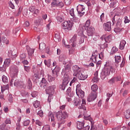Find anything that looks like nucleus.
Masks as SVG:
<instances>
[{
	"label": "nucleus",
	"instance_id": "a18cd8bd",
	"mask_svg": "<svg viewBox=\"0 0 130 130\" xmlns=\"http://www.w3.org/2000/svg\"><path fill=\"white\" fill-rule=\"evenodd\" d=\"M40 103L38 101H36L34 102V103H33L34 107H35V108L39 107L40 106Z\"/></svg>",
	"mask_w": 130,
	"mask_h": 130
},
{
	"label": "nucleus",
	"instance_id": "c03bdc74",
	"mask_svg": "<svg viewBox=\"0 0 130 130\" xmlns=\"http://www.w3.org/2000/svg\"><path fill=\"white\" fill-rule=\"evenodd\" d=\"M69 13L70 14L71 16H72V17L74 18L75 17V12H74V9H70V10L69 11Z\"/></svg>",
	"mask_w": 130,
	"mask_h": 130
},
{
	"label": "nucleus",
	"instance_id": "09e8293b",
	"mask_svg": "<svg viewBox=\"0 0 130 130\" xmlns=\"http://www.w3.org/2000/svg\"><path fill=\"white\" fill-rule=\"evenodd\" d=\"M1 42H3L5 44H8L9 43V41L6 38H3Z\"/></svg>",
	"mask_w": 130,
	"mask_h": 130
},
{
	"label": "nucleus",
	"instance_id": "603ef678",
	"mask_svg": "<svg viewBox=\"0 0 130 130\" xmlns=\"http://www.w3.org/2000/svg\"><path fill=\"white\" fill-rule=\"evenodd\" d=\"M106 20V18H105V14L104 13H103L102 14V15H101V21L103 22L104 21H105Z\"/></svg>",
	"mask_w": 130,
	"mask_h": 130
},
{
	"label": "nucleus",
	"instance_id": "bb28decb",
	"mask_svg": "<svg viewBox=\"0 0 130 130\" xmlns=\"http://www.w3.org/2000/svg\"><path fill=\"white\" fill-rule=\"evenodd\" d=\"M85 32H83L84 35H79V36H81V37L79 39V44H81L84 42V38H87V37L85 35Z\"/></svg>",
	"mask_w": 130,
	"mask_h": 130
},
{
	"label": "nucleus",
	"instance_id": "0e129e2a",
	"mask_svg": "<svg viewBox=\"0 0 130 130\" xmlns=\"http://www.w3.org/2000/svg\"><path fill=\"white\" fill-rule=\"evenodd\" d=\"M99 79L98 77H94L92 79V82L93 83H96L98 82Z\"/></svg>",
	"mask_w": 130,
	"mask_h": 130
},
{
	"label": "nucleus",
	"instance_id": "c9c22d12",
	"mask_svg": "<svg viewBox=\"0 0 130 130\" xmlns=\"http://www.w3.org/2000/svg\"><path fill=\"white\" fill-rule=\"evenodd\" d=\"M67 58V56L66 55H60V56L59 57V61H65L66 59Z\"/></svg>",
	"mask_w": 130,
	"mask_h": 130
},
{
	"label": "nucleus",
	"instance_id": "0eeeda50",
	"mask_svg": "<svg viewBox=\"0 0 130 130\" xmlns=\"http://www.w3.org/2000/svg\"><path fill=\"white\" fill-rule=\"evenodd\" d=\"M70 80L71 77H69V75L68 74H64V77L62 80V90H65L66 85L70 82Z\"/></svg>",
	"mask_w": 130,
	"mask_h": 130
},
{
	"label": "nucleus",
	"instance_id": "f03ea898",
	"mask_svg": "<svg viewBox=\"0 0 130 130\" xmlns=\"http://www.w3.org/2000/svg\"><path fill=\"white\" fill-rule=\"evenodd\" d=\"M74 105L78 107L79 109H83V110H86V100L84 99H76L74 100Z\"/></svg>",
	"mask_w": 130,
	"mask_h": 130
},
{
	"label": "nucleus",
	"instance_id": "37998d69",
	"mask_svg": "<svg viewBox=\"0 0 130 130\" xmlns=\"http://www.w3.org/2000/svg\"><path fill=\"white\" fill-rule=\"evenodd\" d=\"M118 50V49L116 47H113L112 49H111V54H114L116 53V52H117Z\"/></svg>",
	"mask_w": 130,
	"mask_h": 130
},
{
	"label": "nucleus",
	"instance_id": "e2e57ef3",
	"mask_svg": "<svg viewBox=\"0 0 130 130\" xmlns=\"http://www.w3.org/2000/svg\"><path fill=\"white\" fill-rule=\"evenodd\" d=\"M37 114L40 115L41 117H42L44 115V113L43 112V111L42 110L39 111L37 113Z\"/></svg>",
	"mask_w": 130,
	"mask_h": 130
},
{
	"label": "nucleus",
	"instance_id": "f3484780",
	"mask_svg": "<svg viewBox=\"0 0 130 130\" xmlns=\"http://www.w3.org/2000/svg\"><path fill=\"white\" fill-rule=\"evenodd\" d=\"M29 12L34 13V14H36L38 15L40 13V11L39 9H36L35 7L34 6H31L29 8Z\"/></svg>",
	"mask_w": 130,
	"mask_h": 130
},
{
	"label": "nucleus",
	"instance_id": "393cba45",
	"mask_svg": "<svg viewBox=\"0 0 130 130\" xmlns=\"http://www.w3.org/2000/svg\"><path fill=\"white\" fill-rule=\"evenodd\" d=\"M98 55V54L96 52V50H95V52L92 53V56L90 58L93 62H96V56Z\"/></svg>",
	"mask_w": 130,
	"mask_h": 130
},
{
	"label": "nucleus",
	"instance_id": "3c124183",
	"mask_svg": "<svg viewBox=\"0 0 130 130\" xmlns=\"http://www.w3.org/2000/svg\"><path fill=\"white\" fill-rule=\"evenodd\" d=\"M56 19H57V22L59 23L62 22L63 20V18L60 16H57L56 17Z\"/></svg>",
	"mask_w": 130,
	"mask_h": 130
},
{
	"label": "nucleus",
	"instance_id": "20e7f679",
	"mask_svg": "<svg viewBox=\"0 0 130 130\" xmlns=\"http://www.w3.org/2000/svg\"><path fill=\"white\" fill-rule=\"evenodd\" d=\"M90 24V20H87L85 22V24L83 26H80L79 28L78 29V35H84V32H85L86 29V27L88 28Z\"/></svg>",
	"mask_w": 130,
	"mask_h": 130
},
{
	"label": "nucleus",
	"instance_id": "a878e982",
	"mask_svg": "<svg viewBox=\"0 0 130 130\" xmlns=\"http://www.w3.org/2000/svg\"><path fill=\"white\" fill-rule=\"evenodd\" d=\"M18 72V69L16 67H14L13 68L10 69L11 74H13L14 75H17Z\"/></svg>",
	"mask_w": 130,
	"mask_h": 130
},
{
	"label": "nucleus",
	"instance_id": "052dcab7",
	"mask_svg": "<svg viewBox=\"0 0 130 130\" xmlns=\"http://www.w3.org/2000/svg\"><path fill=\"white\" fill-rule=\"evenodd\" d=\"M99 58L102 59L104 58V52H102L100 53V54H99Z\"/></svg>",
	"mask_w": 130,
	"mask_h": 130
},
{
	"label": "nucleus",
	"instance_id": "7ed1b4c3",
	"mask_svg": "<svg viewBox=\"0 0 130 130\" xmlns=\"http://www.w3.org/2000/svg\"><path fill=\"white\" fill-rule=\"evenodd\" d=\"M111 72L112 74L114 73L115 72V69L113 67L111 66V65H109L108 63H106L105 67V69L102 73L103 75L105 76H109L110 75Z\"/></svg>",
	"mask_w": 130,
	"mask_h": 130
},
{
	"label": "nucleus",
	"instance_id": "f257e3e1",
	"mask_svg": "<svg viewBox=\"0 0 130 130\" xmlns=\"http://www.w3.org/2000/svg\"><path fill=\"white\" fill-rule=\"evenodd\" d=\"M56 117L58 121L59 127L61 126V124H63L66 122V119L68 117V113L66 112H62V111H59L56 113Z\"/></svg>",
	"mask_w": 130,
	"mask_h": 130
},
{
	"label": "nucleus",
	"instance_id": "6e6552de",
	"mask_svg": "<svg viewBox=\"0 0 130 130\" xmlns=\"http://www.w3.org/2000/svg\"><path fill=\"white\" fill-rule=\"evenodd\" d=\"M74 25V23L71 21H65L62 24V27L64 29L71 30L72 27Z\"/></svg>",
	"mask_w": 130,
	"mask_h": 130
},
{
	"label": "nucleus",
	"instance_id": "a211bd4d",
	"mask_svg": "<svg viewBox=\"0 0 130 130\" xmlns=\"http://www.w3.org/2000/svg\"><path fill=\"white\" fill-rule=\"evenodd\" d=\"M77 35H75L74 37L72 38V39L70 40V43L72 47H75L76 46V42L77 41Z\"/></svg>",
	"mask_w": 130,
	"mask_h": 130
},
{
	"label": "nucleus",
	"instance_id": "9d476101",
	"mask_svg": "<svg viewBox=\"0 0 130 130\" xmlns=\"http://www.w3.org/2000/svg\"><path fill=\"white\" fill-rule=\"evenodd\" d=\"M55 88H56V86L55 85L49 86V87L46 89V92L48 94L52 95L54 93Z\"/></svg>",
	"mask_w": 130,
	"mask_h": 130
},
{
	"label": "nucleus",
	"instance_id": "4be33fe9",
	"mask_svg": "<svg viewBox=\"0 0 130 130\" xmlns=\"http://www.w3.org/2000/svg\"><path fill=\"white\" fill-rule=\"evenodd\" d=\"M71 65L70 64H67L66 67L64 69L62 70V74H67L71 71Z\"/></svg>",
	"mask_w": 130,
	"mask_h": 130
},
{
	"label": "nucleus",
	"instance_id": "ddd939ff",
	"mask_svg": "<svg viewBox=\"0 0 130 130\" xmlns=\"http://www.w3.org/2000/svg\"><path fill=\"white\" fill-rule=\"evenodd\" d=\"M101 40L103 41L105 40V41L107 42V43H109L112 40V37L111 35L106 36L104 35L101 37Z\"/></svg>",
	"mask_w": 130,
	"mask_h": 130
},
{
	"label": "nucleus",
	"instance_id": "864d4df0",
	"mask_svg": "<svg viewBox=\"0 0 130 130\" xmlns=\"http://www.w3.org/2000/svg\"><path fill=\"white\" fill-rule=\"evenodd\" d=\"M63 7H64L63 2L58 1L57 7L63 8Z\"/></svg>",
	"mask_w": 130,
	"mask_h": 130
},
{
	"label": "nucleus",
	"instance_id": "8fccbe9b",
	"mask_svg": "<svg viewBox=\"0 0 130 130\" xmlns=\"http://www.w3.org/2000/svg\"><path fill=\"white\" fill-rule=\"evenodd\" d=\"M2 80L4 83H8V78L6 76L4 75L2 77Z\"/></svg>",
	"mask_w": 130,
	"mask_h": 130
},
{
	"label": "nucleus",
	"instance_id": "cd10ccee",
	"mask_svg": "<svg viewBox=\"0 0 130 130\" xmlns=\"http://www.w3.org/2000/svg\"><path fill=\"white\" fill-rule=\"evenodd\" d=\"M26 87L28 89H31L32 88V84L29 78L27 79V83L26 84Z\"/></svg>",
	"mask_w": 130,
	"mask_h": 130
},
{
	"label": "nucleus",
	"instance_id": "dca6fc26",
	"mask_svg": "<svg viewBox=\"0 0 130 130\" xmlns=\"http://www.w3.org/2000/svg\"><path fill=\"white\" fill-rule=\"evenodd\" d=\"M114 31L115 32H120L121 31V25L120 21H117L116 27L114 28Z\"/></svg>",
	"mask_w": 130,
	"mask_h": 130
},
{
	"label": "nucleus",
	"instance_id": "72a5a7b5",
	"mask_svg": "<svg viewBox=\"0 0 130 130\" xmlns=\"http://www.w3.org/2000/svg\"><path fill=\"white\" fill-rule=\"evenodd\" d=\"M58 1L53 0L51 2V7H58Z\"/></svg>",
	"mask_w": 130,
	"mask_h": 130
},
{
	"label": "nucleus",
	"instance_id": "a19ab883",
	"mask_svg": "<svg viewBox=\"0 0 130 130\" xmlns=\"http://www.w3.org/2000/svg\"><path fill=\"white\" fill-rule=\"evenodd\" d=\"M125 117L126 119L130 118V110H127L125 113Z\"/></svg>",
	"mask_w": 130,
	"mask_h": 130
},
{
	"label": "nucleus",
	"instance_id": "5701e85b",
	"mask_svg": "<svg viewBox=\"0 0 130 130\" xmlns=\"http://www.w3.org/2000/svg\"><path fill=\"white\" fill-rule=\"evenodd\" d=\"M41 83H40V87L41 88H46L47 86L48 85V82L46 80L45 78H43L41 81Z\"/></svg>",
	"mask_w": 130,
	"mask_h": 130
},
{
	"label": "nucleus",
	"instance_id": "58836bf2",
	"mask_svg": "<svg viewBox=\"0 0 130 130\" xmlns=\"http://www.w3.org/2000/svg\"><path fill=\"white\" fill-rule=\"evenodd\" d=\"M9 85H8V84L2 86L1 87L2 92H4L5 90L9 89Z\"/></svg>",
	"mask_w": 130,
	"mask_h": 130
},
{
	"label": "nucleus",
	"instance_id": "aec40b11",
	"mask_svg": "<svg viewBox=\"0 0 130 130\" xmlns=\"http://www.w3.org/2000/svg\"><path fill=\"white\" fill-rule=\"evenodd\" d=\"M111 2L110 3V7L111 8H115V7H117L119 6V3L118 2L116 1V0H110Z\"/></svg>",
	"mask_w": 130,
	"mask_h": 130
},
{
	"label": "nucleus",
	"instance_id": "c85d7f7f",
	"mask_svg": "<svg viewBox=\"0 0 130 130\" xmlns=\"http://www.w3.org/2000/svg\"><path fill=\"white\" fill-rule=\"evenodd\" d=\"M114 59L115 60L116 63H119L121 61V57L120 56H118L117 55H115L114 56Z\"/></svg>",
	"mask_w": 130,
	"mask_h": 130
},
{
	"label": "nucleus",
	"instance_id": "79ce46f5",
	"mask_svg": "<svg viewBox=\"0 0 130 130\" xmlns=\"http://www.w3.org/2000/svg\"><path fill=\"white\" fill-rule=\"evenodd\" d=\"M11 59H6L4 62V64L6 67H9L10 65Z\"/></svg>",
	"mask_w": 130,
	"mask_h": 130
},
{
	"label": "nucleus",
	"instance_id": "473e14b6",
	"mask_svg": "<svg viewBox=\"0 0 130 130\" xmlns=\"http://www.w3.org/2000/svg\"><path fill=\"white\" fill-rule=\"evenodd\" d=\"M45 64L48 67V68H50V67L52 65L51 64V60L50 59L47 60H45L44 61Z\"/></svg>",
	"mask_w": 130,
	"mask_h": 130
},
{
	"label": "nucleus",
	"instance_id": "e433bc0d",
	"mask_svg": "<svg viewBox=\"0 0 130 130\" xmlns=\"http://www.w3.org/2000/svg\"><path fill=\"white\" fill-rule=\"evenodd\" d=\"M98 89V86L96 84H93L91 86V90L92 92H96Z\"/></svg>",
	"mask_w": 130,
	"mask_h": 130
},
{
	"label": "nucleus",
	"instance_id": "1a4fd4ad",
	"mask_svg": "<svg viewBox=\"0 0 130 130\" xmlns=\"http://www.w3.org/2000/svg\"><path fill=\"white\" fill-rule=\"evenodd\" d=\"M97 97V93L96 92H92L89 94V95L87 98V101L88 102H93V101L95 100Z\"/></svg>",
	"mask_w": 130,
	"mask_h": 130
},
{
	"label": "nucleus",
	"instance_id": "49530a36",
	"mask_svg": "<svg viewBox=\"0 0 130 130\" xmlns=\"http://www.w3.org/2000/svg\"><path fill=\"white\" fill-rule=\"evenodd\" d=\"M71 91H72V88L69 87L68 88V89L66 91L67 94L70 97H71L72 94H71Z\"/></svg>",
	"mask_w": 130,
	"mask_h": 130
},
{
	"label": "nucleus",
	"instance_id": "6ab92c4d",
	"mask_svg": "<svg viewBox=\"0 0 130 130\" xmlns=\"http://www.w3.org/2000/svg\"><path fill=\"white\" fill-rule=\"evenodd\" d=\"M94 32V28L93 27H88L87 29V33L88 36H92L93 32Z\"/></svg>",
	"mask_w": 130,
	"mask_h": 130
},
{
	"label": "nucleus",
	"instance_id": "412c9836",
	"mask_svg": "<svg viewBox=\"0 0 130 130\" xmlns=\"http://www.w3.org/2000/svg\"><path fill=\"white\" fill-rule=\"evenodd\" d=\"M73 70L74 72V76H76H76H77L78 73H79V72H80V68H79V67H78L77 65H75L73 67Z\"/></svg>",
	"mask_w": 130,
	"mask_h": 130
},
{
	"label": "nucleus",
	"instance_id": "39448f33",
	"mask_svg": "<svg viewBox=\"0 0 130 130\" xmlns=\"http://www.w3.org/2000/svg\"><path fill=\"white\" fill-rule=\"evenodd\" d=\"M76 93L78 96L82 99L85 96L84 91L81 89V84H77L76 86Z\"/></svg>",
	"mask_w": 130,
	"mask_h": 130
},
{
	"label": "nucleus",
	"instance_id": "f8f14e48",
	"mask_svg": "<svg viewBox=\"0 0 130 130\" xmlns=\"http://www.w3.org/2000/svg\"><path fill=\"white\" fill-rule=\"evenodd\" d=\"M13 83H14V86L16 87L17 86H20L21 82H19L18 79L16 77H13V78L10 81V86L13 85Z\"/></svg>",
	"mask_w": 130,
	"mask_h": 130
},
{
	"label": "nucleus",
	"instance_id": "2f4dec72",
	"mask_svg": "<svg viewBox=\"0 0 130 130\" xmlns=\"http://www.w3.org/2000/svg\"><path fill=\"white\" fill-rule=\"evenodd\" d=\"M49 120L51 121H54V115L53 113L51 112H49Z\"/></svg>",
	"mask_w": 130,
	"mask_h": 130
},
{
	"label": "nucleus",
	"instance_id": "6e6d98bb",
	"mask_svg": "<svg viewBox=\"0 0 130 130\" xmlns=\"http://www.w3.org/2000/svg\"><path fill=\"white\" fill-rule=\"evenodd\" d=\"M36 124L38 125L39 126H42L43 125V123L41 122L39 120H36Z\"/></svg>",
	"mask_w": 130,
	"mask_h": 130
},
{
	"label": "nucleus",
	"instance_id": "774afa93",
	"mask_svg": "<svg viewBox=\"0 0 130 130\" xmlns=\"http://www.w3.org/2000/svg\"><path fill=\"white\" fill-rule=\"evenodd\" d=\"M21 128V125L20 123H16V129L17 130H20Z\"/></svg>",
	"mask_w": 130,
	"mask_h": 130
},
{
	"label": "nucleus",
	"instance_id": "680f3d73",
	"mask_svg": "<svg viewBox=\"0 0 130 130\" xmlns=\"http://www.w3.org/2000/svg\"><path fill=\"white\" fill-rule=\"evenodd\" d=\"M9 7L12 9H14L15 8V6H14V4L13 3V2H9Z\"/></svg>",
	"mask_w": 130,
	"mask_h": 130
},
{
	"label": "nucleus",
	"instance_id": "338daca9",
	"mask_svg": "<svg viewBox=\"0 0 130 130\" xmlns=\"http://www.w3.org/2000/svg\"><path fill=\"white\" fill-rule=\"evenodd\" d=\"M38 95V93L37 91H33L31 93V96L32 98H36Z\"/></svg>",
	"mask_w": 130,
	"mask_h": 130
},
{
	"label": "nucleus",
	"instance_id": "f704fd0d",
	"mask_svg": "<svg viewBox=\"0 0 130 130\" xmlns=\"http://www.w3.org/2000/svg\"><path fill=\"white\" fill-rule=\"evenodd\" d=\"M84 124L83 122H79L77 125V128L79 129H82L84 127Z\"/></svg>",
	"mask_w": 130,
	"mask_h": 130
},
{
	"label": "nucleus",
	"instance_id": "4c0bfd02",
	"mask_svg": "<svg viewBox=\"0 0 130 130\" xmlns=\"http://www.w3.org/2000/svg\"><path fill=\"white\" fill-rule=\"evenodd\" d=\"M26 58V54L23 53L21 54L20 56V61H21V62L22 63Z\"/></svg>",
	"mask_w": 130,
	"mask_h": 130
},
{
	"label": "nucleus",
	"instance_id": "13d9d810",
	"mask_svg": "<svg viewBox=\"0 0 130 130\" xmlns=\"http://www.w3.org/2000/svg\"><path fill=\"white\" fill-rule=\"evenodd\" d=\"M29 123H30V120H27L24 121L23 125L24 126H28V125H29Z\"/></svg>",
	"mask_w": 130,
	"mask_h": 130
},
{
	"label": "nucleus",
	"instance_id": "ea45409f",
	"mask_svg": "<svg viewBox=\"0 0 130 130\" xmlns=\"http://www.w3.org/2000/svg\"><path fill=\"white\" fill-rule=\"evenodd\" d=\"M48 80L49 82H51V81L55 80V77L54 76H50V75H48Z\"/></svg>",
	"mask_w": 130,
	"mask_h": 130
},
{
	"label": "nucleus",
	"instance_id": "4468645a",
	"mask_svg": "<svg viewBox=\"0 0 130 130\" xmlns=\"http://www.w3.org/2000/svg\"><path fill=\"white\" fill-rule=\"evenodd\" d=\"M51 70H52V76L55 77V79H56L57 77H58V73L60 71V69H59L58 67H55V68H52Z\"/></svg>",
	"mask_w": 130,
	"mask_h": 130
},
{
	"label": "nucleus",
	"instance_id": "2eb2a0df",
	"mask_svg": "<svg viewBox=\"0 0 130 130\" xmlns=\"http://www.w3.org/2000/svg\"><path fill=\"white\" fill-rule=\"evenodd\" d=\"M105 29L106 31H110L112 29V23L108 21L104 24Z\"/></svg>",
	"mask_w": 130,
	"mask_h": 130
},
{
	"label": "nucleus",
	"instance_id": "de8ad7c7",
	"mask_svg": "<svg viewBox=\"0 0 130 130\" xmlns=\"http://www.w3.org/2000/svg\"><path fill=\"white\" fill-rule=\"evenodd\" d=\"M46 48V44H45V43H41L40 44V47L39 48L42 50L43 49H45V48Z\"/></svg>",
	"mask_w": 130,
	"mask_h": 130
},
{
	"label": "nucleus",
	"instance_id": "4d7b16f0",
	"mask_svg": "<svg viewBox=\"0 0 130 130\" xmlns=\"http://www.w3.org/2000/svg\"><path fill=\"white\" fill-rule=\"evenodd\" d=\"M43 130H50V126L49 125H44L43 127Z\"/></svg>",
	"mask_w": 130,
	"mask_h": 130
},
{
	"label": "nucleus",
	"instance_id": "69168bd1",
	"mask_svg": "<svg viewBox=\"0 0 130 130\" xmlns=\"http://www.w3.org/2000/svg\"><path fill=\"white\" fill-rule=\"evenodd\" d=\"M53 96L52 95H49L48 98V102L49 103H50L51 102V100H53Z\"/></svg>",
	"mask_w": 130,
	"mask_h": 130
},
{
	"label": "nucleus",
	"instance_id": "bf43d9fd",
	"mask_svg": "<svg viewBox=\"0 0 130 130\" xmlns=\"http://www.w3.org/2000/svg\"><path fill=\"white\" fill-rule=\"evenodd\" d=\"M22 10H23V8L22 7H20L19 8L18 13L17 14H16V16H19L22 12Z\"/></svg>",
	"mask_w": 130,
	"mask_h": 130
},
{
	"label": "nucleus",
	"instance_id": "7c9ffc66",
	"mask_svg": "<svg viewBox=\"0 0 130 130\" xmlns=\"http://www.w3.org/2000/svg\"><path fill=\"white\" fill-rule=\"evenodd\" d=\"M54 40L56 42H59L60 41L61 37H60V35H59V34H55V37H54Z\"/></svg>",
	"mask_w": 130,
	"mask_h": 130
},
{
	"label": "nucleus",
	"instance_id": "5fc2aeb1",
	"mask_svg": "<svg viewBox=\"0 0 130 130\" xmlns=\"http://www.w3.org/2000/svg\"><path fill=\"white\" fill-rule=\"evenodd\" d=\"M125 64V59L124 58V57H123L122 60V62L120 65V68H123Z\"/></svg>",
	"mask_w": 130,
	"mask_h": 130
},
{
	"label": "nucleus",
	"instance_id": "c756f323",
	"mask_svg": "<svg viewBox=\"0 0 130 130\" xmlns=\"http://www.w3.org/2000/svg\"><path fill=\"white\" fill-rule=\"evenodd\" d=\"M126 44V43L125 40L121 41V42L120 43V49L122 50L123 49H124Z\"/></svg>",
	"mask_w": 130,
	"mask_h": 130
},
{
	"label": "nucleus",
	"instance_id": "b1692460",
	"mask_svg": "<svg viewBox=\"0 0 130 130\" xmlns=\"http://www.w3.org/2000/svg\"><path fill=\"white\" fill-rule=\"evenodd\" d=\"M27 50L28 55L30 57H32L34 56V53L35 52V50L34 49H31V48L27 47L26 48Z\"/></svg>",
	"mask_w": 130,
	"mask_h": 130
},
{
	"label": "nucleus",
	"instance_id": "423d86ee",
	"mask_svg": "<svg viewBox=\"0 0 130 130\" xmlns=\"http://www.w3.org/2000/svg\"><path fill=\"white\" fill-rule=\"evenodd\" d=\"M77 11L78 15L79 17H82L86 12L85 8L83 5H79L77 7Z\"/></svg>",
	"mask_w": 130,
	"mask_h": 130
},
{
	"label": "nucleus",
	"instance_id": "9b49d317",
	"mask_svg": "<svg viewBox=\"0 0 130 130\" xmlns=\"http://www.w3.org/2000/svg\"><path fill=\"white\" fill-rule=\"evenodd\" d=\"M76 77H77L80 80H84L87 78V76L84 75V73H82V72H81V69H80V71L78 72Z\"/></svg>",
	"mask_w": 130,
	"mask_h": 130
}]
</instances>
